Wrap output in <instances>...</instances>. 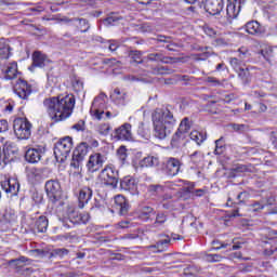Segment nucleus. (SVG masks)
Returning <instances> with one entry per match:
<instances>
[{
    "label": "nucleus",
    "mask_w": 277,
    "mask_h": 277,
    "mask_svg": "<svg viewBox=\"0 0 277 277\" xmlns=\"http://www.w3.org/2000/svg\"><path fill=\"white\" fill-rule=\"evenodd\" d=\"M117 155H118V158L120 159V161H126L127 160V148L120 147L117 150Z\"/></svg>",
    "instance_id": "49"
},
{
    "label": "nucleus",
    "mask_w": 277,
    "mask_h": 277,
    "mask_svg": "<svg viewBox=\"0 0 277 277\" xmlns=\"http://www.w3.org/2000/svg\"><path fill=\"white\" fill-rule=\"evenodd\" d=\"M79 25H80V31L82 34H85V31H88V29H90V24H88V22L83 18L79 19Z\"/></svg>",
    "instance_id": "48"
},
{
    "label": "nucleus",
    "mask_w": 277,
    "mask_h": 277,
    "mask_svg": "<svg viewBox=\"0 0 277 277\" xmlns=\"http://www.w3.org/2000/svg\"><path fill=\"white\" fill-rule=\"evenodd\" d=\"M91 198H92V188L85 186L82 189H80L79 196H78L79 209H83V207H85L88 202H90Z\"/></svg>",
    "instance_id": "19"
},
{
    "label": "nucleus",
    "mask_w": 277,
    "mask_h": 277,
    "mask_svg": "<svg viewBox=\"0 0 277 277\" xmlns=\"http://www.w3.org/2000/svg\"><path fill=\"white\" fill-rule=\"evenodd\" d=\"M189 137L193 140V142H196V144L200 146V144L207 140V133L198 132L195 130L189 133Z\"/></svg>",
    "instance_id": "29"
},
{
    "label": "nucleus",
    "mask_w": 277,
    "mask_h": 277,
    "mask_svg": "<svg viewBox=\"0 0 277 277\" xmlns=\"http://www.w3.org/2000/svg\"><path fill=\"white\" fill-rule=\"evenodd\" d=\"M273 50L271 48H265L261 50V55L264 57V60H269L272 56Z\"/></svg>",
    "instance_id": "52"
},
{
    "label": "nucleus",
    "mask_w": 277,
    "mask_h": 277,
    "mask_svg": "<svg viewBox=\"0 0 277 277\" xmlns=\"http://www.w3.org/2000/svg\"><path fill=\"white\" fill-rule=\"evenodd\" d=\"M68 254V249H54L51 252V256H60V259H64V256H67Z\"/></svg>",
    "instance_id": "44"
},
{
    "label": "nucleus",
    "mask_w": 277,
    "mask_h": 277,
    "mask_svg": "<svg viewBox=\"0 0 277 277\" xmlns=\"http://www.w3.org/2000/svg\"><path fill=\"white\" fill-rule=\"evenodd\" d=\"M205 10L208 14L215 16L224 10V0H205Z\"/></svg>",
    "instance_id": "14"
},
{
    "label": "nucleus",
    "mask_w": 277,
    "mask_h": 277,
    "mask_svg": "<svg viewBox=\"0 0 277 277\" xmlns=\"http://www.w3.org/2000/svg\"><path fill=\"white\" fill-rule=\"evenodd\" d=\"M74 89L76 90V92H81V90H83V82L80 80H76L74 82Z\"/></svg>",
    "instance_id": "58"
},
{
    "label": "nucleus",
    "mask_w": 277,
    "mask_h": 277,
    "mask_svg": "<svg viewBox=\"0 0 277 277\" xmlns=\"http://www.w3.org/2000/svg\"><path fill=\"white\" fill-rule=\"evenodd\" d=\"M153 133L156 140H166L176 127V117L169 108H156L151 113Z\"/></svg>",
    "instance_id": "2"
},
{
    "label": "nucleus",
    "mask_w": 277,
    "mask_h": 277,
    "mask_svg": "<svg viewBox=\"0 0 277 277\" xmlns=\"http://www.w3.org/2000/svg\"><path fill=\"white\" fill-rule=\"evenodd\" d=\"M67 220L71 224H88L90 222V214L89 213H79L72 208H69L67 211Z\"/></svg>",
    "instance_id": "12"
},
{
    "label": "nucleus",
    "mask_w": 277,
    "mask_h": 277,
    "mask_svg": "<svg viewBox=\"0 0 277 277\" xmlns=\"http://www.w3.org/2000/svg\"><path fill=\"white\" fill-rule=\"evenodd\" d=\"M1 187L5 194H11V196H17L21 189V184L16 177H9L1 182Z\"/></svg>",
    "instance_id": "13"
},
{
    "label": "nucleus",
    "mask_w": 277,
    "mask_h": 277,
    "mask_svg": "<svg viewBox=\"0 0 277 277\" xmlns=\"http://www.w3.org/2000/svg\"><path fill=\"white\" fill-rule=\"evenodd\" d=\"M200 159H202V156L199 151H195L190 155V160L193 161V163H199Z\"/></svg>",
    "instance_id": "54"
},
{
    "label": "nucleus",
    "mask_w": 277,
    "mask_h": 277,
    "mask_svg": "<svg viewBox=\"0 0 277 277\" xmlns=\"http://www.w3.org/2000/svg\"><path fill=\"white\" fill-rule=\"evenodd\" d=\"M182 167L183 162L179 158L168 157L164 160V172L168 176H176Z\"/></svg>",
    "instance_id": "9"
},
{
    "label": "nucleus",
    "mask_w": 277,
    "mask_h": 277,
    "mask_svg": "<svg viewBox=\"0 0 277 277\" xmlns=\"http://www.w3.org/2000/svg\"><path fill=\"white\" fill-rule=\"evenodd\" d=\"M116 140L129 142L133 140V133L131 132V124L124 123L115 130Z\"/></svg>",
    "instance_id": "15"
},
{
    "label": "nucleus",
    "mask_w": 277,
    "mask_h": 277,
    "mask_svg": "<svg viewBox=\"0 0 277 277\" xmlns=\"http://www.w3.org/2000/svg\"><path fill=\"white\" fill-rule=\"evenodd\" d=\"M230 127L232 129H234V131H237L238 133H241V131H246V124L232 123Z\"/></svg>",
    "instance_id": "55"
},
{
    "label": "nucleus",
    "mask_w": 277,
    "mask_h": 277,
    "mask_svg": "<svg viewBox=\"0 0 277 277\" xmlns=\"http://www.w3.org/2000/svg\"><path fill=\"white\" fill-rule=\"evenodd\" d=\"M27 177L32 183H38L44 179V169L42 168H31L27 172Z\"/></svg>",
    "instance_id": "23"
},
{
    "label": "nucleus",
    "mask_w": 277,
    "mask_h": 277,
    "mask_svg": "<svg viewBox=\"0 0 277 277\" xmlns=\"http://www.w3.org/2000/svg\"><path fill=\"white\" fill-rule=\"evenodd\" d=\"M49 63V58L40 51H36L32 54V68H44Z\"/></svg>",
    "instance_id": "20"
},
{
    "label": "nucleus",
    "mask_w": 277,
    "mask_h": 277,
    "mask_svg": "<svg viewBox=\"0 0 277 277\" xmlns=\"http://www.w3.org/2000/svg\"><path fill=\"white\" fill-rule=\"evenodd\" d=\"M153 216H155V209H153L151 207H144L138 215V217L143 220V222H148V220H150V217Z\"/></svg>",
    "instance_id": "28"
},
{
    "label": "nucleus",
    "mask_w": 277,
    "mask_h": 277,
    "mask_svg": "<svg viewBox=\"0 0 277 277\" xmlns=\"http://www.w3.org/2000/svg\"><path fill=\"white\" fill-rule=\"evenodd\" d=\"M207 83H212V85H220V80H217L216 78L214 77H208L206 79Z\"/></svg>",
    "instance_id": "60"
},
{
    "label": "nucleus",
    "mask_w": 277,
    "mask_h": 277,
    "mask_svg": "<svg viewBox=\"0 0 277 277\" xmlns=\"http://www.w3.org/2000/svg\"><path fill=\"white\" fill-rule=\"evenodd\" d=\"M243 0H227V21H233L234 18H237V16H239V13L241 12V5H243Z\"/></svg>",
    "instance_id": "11"
},
{
    "label": "nucleus",
    "mask_w": 277,
    "mask_h": 277,
    "mask_svg": "<svg viewBox=\"0 0 277 277\" xmlns=\"http://www.w3.org/2000/svg\"><path fill=\"white\" fill-rule=\"evenodd\" d=\"M137 134L143 140H150V130H148L145 126L144 122H141L137 129Z\"/></svg>",
    "instance_id": "36"
},
{
    "label": "nucleus",
    "mask_w": 277,
    "mask_h": 277,
    "mask_svg": "<svg viewBox=\"0 0 277 277\" xmlns=\"http://www.w3.org/2000/svg\"><path fill=\"white\" fill-rule=\"evenodd\" d=\"M236 72H238V77L242 83H250V69L248 67H242Z\"/></svg>",
    "instance_id": "32"
},
{
    "label": "nucleus",
    "mask_w": 277,
    "mask_h": 277,
    "mask_svg": "<svg viewBox=\"0 0 277 277\" xmlns=\"http://www.w3.org/2000/svg\"><path fill=\"white\" fill-rule=\"evenodd\" d=\"M103 107H105V94H101L94 98L90 109L92 118L95 120H103V116H105V110H103Z\"/></svg>",
    "instance_id": "7"
},
{
    "label": "nucleus",
    "mask_w": 277,
    "mask_h": 277,
    "mask_svg": "<svg viewBox=\"0 0 277 277\" xmlns=\"http://www.w3.org/2000/svg\"><path fill=\"white\" fill-rule=\"evenodd\" d=\"M2 71L6 81H12V79H16L21 75V72H18V64L16 62L8 64Z\"/></svg>",
    "instance_id": "17"
},
{
    "label": "nucleus",
    "mask_w": 277,
    "mask_h": 277,
    "mask_svg": "<svg viewBox=\"0 0 277 277\" xmlns=\"http://www.w3.org/2000/svg\"><path fill=\"white\" fill-rule=\"evenodd\" d=\"M103 185L118 187V170L113 164H107L100 173Z\"/></svg>",
    "instance_id": "5"
},
{
    "label": "nucleus",
    "mask_w": 277,
    "mask_h": 277,
    "mask_svg": "<svg viewBox=\"0 0 277 277\" xmlns=\"http://www.w3.org/2000/svg\"><path fill=\"white\" fill-rule=\"evenodd\" d=\"M148 60L150 62H161L163 58H162L161 54H159V53H151L148 55Z\"/></svg>",
    "instance_id": "53"
},
{
    "label": "nucleus",
    "mask_w": 277,
    "mask_h": 277,
    "mask_svg": "<svg viewBox=\"0 0 277 277\" xmlns=\"http://www.w3.org/2000/svg\"><path fill=\"white\" fill-rule=\"evenodd\" d=\"M85 155H88V145L85 143H81L74 150L72 159L74 161H83V159H85Z\"/></svg>",
    "instance_id": "24"
},
{
    "label": "nucleus",
    "mask_w": 277,
    "mask_h": 277,
    "mask_svg": "<svg viewBox=\"0 0 277 277\" xmlns=\"http://www.w3.org/2000/svg\"><path fill=\"white\" fill-rule=\"evenodd\" d=\"M27 261H28L27 258L21 256L18 259L11 260L9 263L10 265H14V267H23V265H25Z\"/></svg>",
    "instance_id": "42"
},
{
    "label": "nucleus",
    "mask_w": 277,
    "mask_h": 277,
    "mask_svg": "<svg viewBox=\"0 0 277 277\" xmlns=\"http://www.w3.org/2000/svg\"><path fill=\"white\" fill-rule=\"evenodd\" d=\"M129 55L134 64H142V52L135 50L131 51Z\"/></svg>",
    "instance_id": "41"
},
{
    "label": "nucleus",
    "mask_w": 277,
    "mask_h": 277,
    "mask_svg": "<svg viewBox=\"0 0 277 277\" xmlns=\"http://www.w3.org/2000/svg\"><path fill=\"white\" fill-rule=\"evenodd\" d=\"M166 220H167L166 214L163 213L158 214L156 217L155 226H157V224H164Z\"/></svg>",
    "instance_id": "56"
},
{
    "label": "nucleus",
    "mask_w": 277,
    "mask_h": 277,
    "mask_svg": "<svg viewBox=\"0 0 277 277\" xmlns=\"http://www.w3.org/2000/svg\"><path fill=\"white\" fill-rule=\"evenodd\" d=\"M168 243H170V238L159 240L155 246H151V248H157V252H163L167 250Z\"/></svg>",
    "instance_id": "37"
},
{
    "label": "nucleus",
    "mask_w": 277,
    "mask_h": 277,
    "mask_svg": "<svg viewBox=\"0 0 277 277\" xmlns=\"http://www.w3.org/2000/svg\"><path fill=\"white\" fill-rule=\"evenodd\" d=\"M13 129L18 140H29L31 137V122L27 118H16L13 121Z\"/></svg>",
    "instance_id": "4"
},
{
    "label": "nucleus",
    "mask_w": 277,
    "mask_h": 277,
    "mask_svg": "<svg viewBox=\"0 0 277 277\" xmlns=\"http://www.w3.org/2000/svg\"><path fill=\"white\" fill-rule=\"evenodd\" d=\"M185 137H187L186 134L176 130V132L173 134V136L171 138V146H173V147L179 146V144H181V142L185 141Z\"/></svg>",
    "instance_id": "30"
},
{
    "label": "nucleus",
    "mask_w": 277,
    "mask_h": 277,
    "mask_svg": "<svg viewBox=\"0 0 277 277\" xmlns=\"http://www.w3.org/2000/svg\"><path fill=\"white\" fill-rule=\"evenodd\" d=\"M35 226L38 233H47V228H49V219H47V216H39Z\"/></svg>",
    "instance_id": "26"
},
{
    "label": "nucleus",
    "mask_w": 277,
    "mask_h": 277,
    "mask_svg": "<svg viewBox=\"0 0 277 277\" xmlns=\"http://www.w3.org/2000/svg\"><path fill=\"white\" fill-rule=\"evenodd\" d=\"M206 259L210 263H220V261H222V259H224V256H222L221 254H208L206 256Z\"/></svg>",
    "instance_id": "45"
},
{
    "label": "nucleus",
    "mask_w": 277,
    "mask_h": 277,
    "mask_svg": "<svg viewBox=\"0 0 277 277\" xmlns=\"http://www.w3.org/2000/svg\"><path fill=\"white\" fill-rule=\"evenodd\" d=\"M251 209L253 212H258V211H263V209H265V205L261 201H255L254 203H252Z\"/></svg>",
    "instance_id": "47"
},
{
    "label": "nucleus",
    "mask_w": 277,
    "mask_h": 277,
    "mask_svg": "<svg viewBox=\"0 0 277 277\" xmlns=\"http://www.w3.org/2000/svg\"><path fill=\"white\" fill-rule=\"evenodd\" d=\"M10 57V45L5 41L0 40V58L8 60Z\"/></svg>",
    "instance_id": "35"
},
{
    "label": "nucleus",
    "mask_w": 277,
    "mask_h": 277,
    "mask_svg": "<svg viewBox=\"0 0 277 277\" xmlns=\"http://www.w3.org/2000/svg\"><path fill=\"white\" fill-rule=\"evenodd\" d=\"M238 58L242 60V62H246L250 57V50L246 47H241L238 49Z\"/></svg>",
    "instance_id": "39"
},
{
    "label": "nucleus",
    "mask_w": 277,
    "mask_h": 277,
    "mask_svg": "<svg viewBox=\"0 0 277 277\" xmlns=\"http://www.w3.org/2000/svg\"><path fill=\"white\" fill-rule=\"evenodd\" d=\"M238 200H240V202H243V200H246V198H248V193L243 192V193H240L238 196H237Z\"/></svg>",
    "instance_id": "63"
},
{
    "label": "nucleus",
    "mask_w": 277,
    "mask_h": 277,
    "mask_svg": "<svg viewBox=\"0 0 277 277\" xmlns=\"http://www.w3.org/2000/svg\"><path fill=\"white\" fill-rule=\"evenodd\" d=\"M3 219L5 222H12V220H14V212L6 210L3 214Z\"/></svg>",
    "instance_id": "57"
},
{
    "label": "nucleus",
    "mask_w": 277,
    "mask_h": 277,
    "mask_svg": "<svg viewBox=\"0 0 277 277\" xmlns=\"http://www.w3.org/2000/svg\"><path fill=\"white\" fill-rule=\"evenodd\" d=\"M105 161H107V156L101 153L92 154L87 162L88 172H90L91 174H94V172H98V170H101V168H103V166L105 164Z\"/></svg>",
    "instance_id": "6"
},
{
    "label": "nucleus",
    "mask_w": 277,
    "mask_h": 277,
    "mask_svg": "<svg viewBox=\"0 0 277 277\" xmlns=\"http://www.w3.org/2000/svg\"><path fill=\"white\" fill-rule=\"evenodd\" d=\"M243 62L245 61H242L241 58H238V57L229 58V64L236 72H239V70H241V68H243V66H246Z\"/></svg>",
    "instance_id": "34"
},
{
    "label": "nucleus",
    "mask_w": 277,
    "mask_h": 277,
    "mask_svg": "<svg viewBox=\"0 0 277 277\" xmlns=\"http://www.w3.org/2000/svg\"><path fill=\"white\" fill-rule=\"evenodd\" d=\"M155 166H159V158L155 156H148L141 160L142 168H153Z\"/></svg>",
    "instance_id": "27"
},
{
    "label": "nucleus",
    "mask_w": 277,
    "mask_h": 277,
    "mask_svg": "<svg viewBox=\"0 0 277 277\" xmlns=\"http://www.w3.org/2000/svg\"><path fill=\"white\" fill-rule=\"evenodd\" d=\"M192 129V126L189 124V118H184L180 126L177 131H180V133H183L184 135H189V130Z\"/></svg>",
    "instance_id": "33"
},
{
    "label": "nucleus",
    "mask_w": 277,
    "mask_h": 277,
    "mask_svg": "<svg viewBox=\"0 0 277 277\" xmlns=\"http://www.w3.org/2000/svg\"><path fill=\"white\" fill-rule=\"evenodd\" d=\"M8 131V120H0V133H5Z\"/></svg>",
    "instance_id": "59"
},
{
    "label": "nucleus",
    "mask_w": 277,
    "mask_h": 277,
    "mask_svg": "<svg viewBox=\"0 0 277 277\" xmlns=\"http://www.w3.org/2000/svg\"><path fill=\"white\" fill-rule=\"evenodd\" d=\"M111 96L116 100V101H124V96H127V93H122L120 91V89H115Z\"/></svg>",
    "instance_id": "46"
},
{
    "label": "nucleus",
    "mask_w": 277,
    "mask_h": 277,
    "mask_svg": "<svg viewBox=\"0 0 277 277\" xmlns=\"http://www.w3.org/2000/svg\"><path fill=\"white\" fill-rule=\"evenodd\" d=\"M25 159L28 163H38L42 159V155L39 149L30 148L26 151Z\"/></svg>",
    "instance_id": "25"
},
{
    "label": "nucleus",
    "mask_w": 277,
    "mask_h": 277,
    "mask_svg": "<svg viewBox=\"0 0 277 277\" xmlns=\"http://www.w3.org/2000/svg\"><path fill=\"white\" fill-rule=\"evenodd\" d=\"M43 107L51 120L62 122L70 118L75 109V96L60 95L56 97H48L43 101Z\"/></svg>",
    "instance_id": "1"
},
{
    "label": "nucleus",
    "mask_w": 277,
    "mask_h": 277,
    "mask_svg": "<svg viewBox=\"0 0 277 277\" xmlns=\"http://www.w3.org/2000/svg\"><path fill=\"white\" fill-rule=\"evenodd\" d=\"M72 129H75L76 131H85V121H78L76 124L72 126Z\"/></svg>",
    "instance_id": "51"
},
{
    "label": "nucleus",
    "mask_w": 277,
    "mask_h": 277,
    "mask_svg": "<svg viewBox=\"0 0 277 277\" xmlns=\"http://www.w3.org/2000/svg\"><path fill=\"white\" fill-rule=\"evenodd\" d=\"M243 172H248V167L246 164H237L230 169L229 176L235 179V176H239V174H243Z\"/></svg>",
    "instance_id": "31"
},
{
    "label": "nucleus",
    "mask_w": 277,
    "mask_h": 277,
    "mask_svg": "<svg viewBox=\"0 0 277 277\" xmlns=\"http://www.w3.org/2000/svg\"><path fill=\"white\" fill-rule=\"evenodd\" d=\"M245 30L247 34H250V36H261V34H263V27H261V24L256 21L248 22L245 25Z\"/></svg>",
    "instance_id": "21"
},
{
    "label": "nucleus",
    "mask_w": 277,
    "mask_h": 277,
    "mask_svg": "<svg viewBox=\"0 0 277 277\" xmlns=\"http://www.w3.org/2000/svg\"><path fill=\"white\" fill-rule=\"evenodd\" d=\"M120 187L124 189V192H130L132 195L137 194V182L131 176L123 177Z\"/></svg>",
    "instance_id": "18"
},
{
    "label": "nucleus",
    "mask_w": 277,
    "mask_h": 277,
    "mask_svg": "<svg viewBox=\"0 0 277 277\" xmlns=\"http://www.w3.org/2000/svg\"><path fill=\"white\" fill-rule=\"evenodd\" d=\"M96 131L97 133H100V135H109V131H111V127L109 126V123H102L97 126Z\"/></svg>",
    "instance_id": "38"
},
{
    "label": "nucleus",
    "mask_w": 277,
    "mask_h": 277,
    "mask_svg": "<svg viewBox=\"0 0 277 277\" xmlns=\"http://www.w3.org/2000/svg\"><path fill=\"white\" fill-rule=\"evenodd\" d=\"M0 142L3 145V153L5 159H14V155L18 153V147H16L13 142L5 140L4 137H1Z\"/></svg>",
    "instance_id": "16"
},
{
    "label": "nucleus",
    "mask_w": 277,
    "mask_h": 277,
    "mask_svg": "<svg viewBox=\"0 0 277 277\" xmlns=\"http://www.w3.org/2000/svg\"><path fill=\"white\" fill-rule=\"evenodd\" d=\"M45 192L48 194V198H50L52 202H57V200L62 198V185L58 181H48L45 183Z\"/></svg>",
    "instance_id": "8"
},
{
    "label": "nucleus",
    "mask_w": 277,
    "mask_h": 277,
    "mask_svg": "<svg viewBox=\"0 0 277 277\" xmlns=\"http://www.w3.org/2000/svg\"><path fill=\"white\" fill-rule=\"evenodd\" d=\"M71 168L76 169V173H78L79 175H81V161L75 160L72 158V162L70 163Z\"/></svg>",
    "instance_id": "50"
},
{
    "label": "nucleus",
    "mask_w": 277,
    "mask_h": 277,
    "mask_svg": "<svg viewBox=\"0 0 277 277\" xmlns=\"http://www.w3.org/2000/svg\"><path fill=\"white\" fill-rule=\"evenodd\" d=\"M70 150H72V137L65 136L61 138L54 146V156L56 161L58 163H64V161L68 159Z\"/></svg>",
    "instance_id": "3"
},
{
    "label": "nucleus",
    "mask_w": 277,
    "mask_h": 277,
    "mask_svg": "<svg viewBox=\"0 0 277 277\" xmlns=\"http://www.w3.org/2000/svg\"><path fill=\"white\" fill-rule=\"evenodd\" d=\"M157 41H158V42H166V43H169V42H170V37L158 36V37H157Z\"/></svg>",
    "instance_id": "62"
},
{
    "label": "nucleus",
    "mask_w": 277,
    "mask_h": 277,
    "mask_svg": "<svg viewBox=\"0 0 277 277\" xmlns=\"http://www.w3.org/2000/svg\"><path fill=\"white\" fill-rule=\"evenodd\" d=\"M148 192L151 196H157L159 194H162L163 186H161V185H149L148 186Z\"/></svg>",
    "instance_id": "40"
},
{
    "label": "nucleus",
    "mask_w": 277,
    "mask_h": 277,
    "mask_svg": "<svg viewBox=\"0 0 277 277\" xmlns=\"http://www.w3.org/2000/svg\"><path fill=\"white\" fill-rule=\"evenodd\" d=\"M13 92H15L19 98L25 101L29 98V95L31 94V85L19 78L13 84Z\"/></svg>",
    "instance_id": "10"
},
{
    "label": "nucleus",
    "mask_w": 277,
    "mask_h": 277,
    "mask_svg": "<svg viewBox=\"0 0 277 277\" xmlns=\"http://www.w3.org/2000/svg\"><path fill=\"white\" fill-rule=\"evenodd\" d=\"M118 42H113L109 44L108 49L109 51L114 52V51H117L118 50Z\"/></svg>",
    "instance_id": "64"
},
{
    "label": "nucleus",
    "mask_w": 277,
    "mask_h": 277,
    "mask_svg": "<svg viewBox=\"0 0 277 277\" xmlns=\"http://www.w3.org/2000/svg\"><path fill=\"white\" fill-rule=\"evenodd\" d=\"M223 141V137L215 141L214 155H222V153H224V144H222Z\"/></svg>",
    "instance_id": "43"
},
{
    "label": "nucleus",
    "mask_w": 277,
    "mask_h": 277,
    "mask_svg": "<svg viewBox=\"0 0 277 277\" xmlns=\"http://www.w3.org/2000/svg\"><path fill=\"white\" fill-rule=\"evenodd\" d=\"M115 205L116 208L119 210L120 215H127L129 212V202L127 201V198L122 195H117L115 197Z\"/></svg>",
    "instance_id": "22"
},
{
    "label": "nucleus",
    "mask_w": 277,
    "mask_h": 277,
    "mask_svg": "<svg viewBox=\"0 0 277 277\" xmlns=\"http://www.w3.org/2000/svg\"><path fill=\"white\" fill-rule=\"evenodd\" d=\"M126 81H130L131 83L135 82V81H140V78L135 77V76H126L124 77Z\"/></svg>",
    "instance_id": "61"
}]
</instances>
